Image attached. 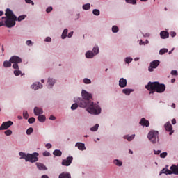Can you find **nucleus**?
<instances>
[{"label": "nucleus", "instance_id": "nucleus-1", "mask_svg": "<svg viewBox=\"0 0 178 178\" xmlns=\"http://www.w3.org/2000/svg\"><path fill=\"white\" fill-rule=\"evenodd\" d=\"M81 94L83 99L79 98L77 100L80 108L87 107L86 111L90 115H99L101 113V107L97 104L93 103L91 101L92 99V95L86 90H82Z\"/></svg>", "mask_w": 178, "mask_h": 178}, {"label": "nucleus", "instance_id": "nucleus-2", "mask_svg": "<svg viewBox=\"0 0 178 178\" xmlns=\"http://www.w3.org/2000/svg\"><path fill=\"white\" fill-rule=\"evenodd\" d=\"M146 90L149 91V94H154V92H158L159 94H161L162 92H165V90H166V86L163 83H160L159 82H149L145 86Z\"/></svg>", "mask_w": 178, "mask_h": 178}, {"label": "nucleus", "instance_id": "nucleus-3", "mask_svg": "<svg viewBox=\"0 0 178 178\" xmlns=\"http://www.w3.org/2000/svg\"><path fill=\"white\" fill-rule=\"evenodd\" d=\"M6 17L5 21V24L6 27L10 29V27H13L16 24V20H17V17L13 14V11L12 10L7 8L6 10L5 13Z\"/></svg>", "mask_w": 178, "mask_h": 178}, {"label": "nucleus", "instance_id": "nucleus-4", "mask_svg": "<svg viewBox=\"0 0 178 178\" xmlns=\"http://www.w3.org/2000/svg\"><path fill=\"white\" fill-rule=\"evenodd\" d=\"M21 159H25L26 162H31V163H34V162H37L38 161V153L35 152L33 154H27L21 152L19 153Z\"/></svg>", "mask_w": 178, "mask_h": 178}, {"label": "nucleus", "instance_id": "nucleus-5", "mask_svg": "<svg viewBox=\"0 0 178 178\" xmlns=\"http://www.w3.org/2000/svg\"><path fill=\"white\" fill-rule=\"evenodd\" d=\"M147 138L152 144H155L156 143V140H159V133L158 131H150L148 134Z\"/></svg>", "mask_w": 178, "mask_h": 178}, {"label": "nucleus", "instance_id": "nucleus-6", "mask_svg": "<svg viewBox=\"0 0 178 178\" xmlns=\"http://www.w3.org/2000/svg\"><path fill=\"white\" fill-rule=\"evenodd\" d=\"M92 51H88L86 52V57L88 59H91L92 58H94V56H95V55H98V54L99 53V48H98V46H95L93 47Z\"/></svg>", "mask_w": 178, "mask_h": 178}, {"label": "nucleus", "instance_id": "nucleus-7", "mask_svg": "<svg viewBox=\"0 0 178 178\" xmlns=\"http://www.w3.org/2000/svg\"><path fill=\"white\" fill-rule=\"evenodd\" d=\"M159 60H154L150 63V65L148 67L149 72H154V69H156L159 66Z\"/></svg>", "mask_w": 178, "mask_h": 178}, {"label": "nucleus", "instance_id": "nucleus-8", "mask_svg": "<svg viewBox=\"0 0 178 178\" xmlns=\"http://www.w3.org/2000/svg\"><path fill=\"white\" fill-rule=\"evenodd\" d=\"M164 127L166 131H168L169 135L172 136L173 133H175V131H173V127L172 126V124L170 122H167L164 124Z\"/></svg>", "mask_w": 178, "mask_h": 178}, {"label": "nucleus", "instance_id": "nucleus-9", "mask_svg": "<svg viewBox=\"0 0 178 178\" xmlns=\"http://www.w3.org/2000/svg\"><path fill=\"white\" fill-rule=\"evenodd\" d=\"M13 124V122L12 121L4 122L0 126V130H6V129H9V127Z\"/></svg>", "mask_w": 178, "mask_h": 178}, {"label": "nucleus", "instance_id": "nucleus-10", "mask_svg": "<svg viewBox=\"0 0 178 178\" xmlns=\"http://www.w3.org/2000/svg\"><path fill=\"white\" fill-rule=\"evenodd\" d=\"M73 161V156H68L66 159H63L62 161L63 166H70Z\"/></svg>", "mask_w": 178, "mask_h": 178}, {"label": "nucleus", "instance_id": "nucleus-11", "mask_svg": "<svg viewBox=\"0 0 178 178\" xmlns=\"http://www.w3.org/2000/svg\"><path fill=\"white\" fill-rule=\"evenodd\" d=\"M170 169V170H167L169 175H178V168L176 166V165H172Z\"/></svg>", "mask_w": 178, "mask_h": 178}, {"label": "nucleus", "instance_id": "nucleus-12", "mask_svg": "<svg viewBox=\"0 0 178 178\" xmlns=\"http://www.w3.org/2000/svg\"><path fill=\"white\" fill-rule=\"evenodd\" d=\"M10 62L11 63H22V58L17 56H13L10 58Z\"/></svg>", "mask_w": 178, "mask_h": 178}, {"label": "nucleus", "instance_id": "nucleus-13", "mask_svg": "<svg viewBox=\"0 0 178 178\" xmlns=\"http://www.w3.org/2000/svg\"><path fill=\"white\" fill-rule=\"evenodd\" d=\"M139 124L141 126H145V127H149V121L147 120L145 118H141Z\"/></svg>", "mask_w": 178, "mask_h": 178}, {"label": "nucleus", "instance_id": "nucleus-14", "mask_svg": "<svg viewBox=\"0 0 178 178\" xmlns=\"http://www.w3.org/2000/svg\"><path fill=\"white\" fill-rule=\"evenodd\" d=\"M119 86L121 88H124V87L127 86V80H126V79L121 78L119 81Z\"/></svg>", "mask_w": 178, "mask_h": 178}, {"label": "nucleus", "instance_id": "nucleus-15", "mask_svg": "<svg viewBox=\"0 0 178 178\" xmlns=\"http://www.w3.org/2000/svg\"><path fill=\"white\" fill-rule=\"evenodd\" d=\"M33 112L36 116H39V115H42L44 113L42 108L38 107H35Z\"/></svg>", "mask_w": 178, "mask_h": 178}, {"label": "nucleus", "instance_id": "nucleus-16", "mask_svg": "<svg viewBox=\"0 0 178 178\" xmlns=\"http://www.w3.org/2000/svg\"><path fill=\"white\" fill-rule=\"evenodd\" d=\"M56 81L54 79L49 78L47 80V86L49 88H52Z\"/></svg>", "mask_w": 178, "mask_h": 178}, {"label": "nucleus", "instance_id": "nucleus-17", "mask_svg": "<svg viewBox=\"0 0 178 178\" xmlns=\"http://www.w3.org/2000/svg\"><path fill=\"white\" fill-rule=\"evenodd\" d=\"M31 88L33 90H35H35H39V88H42V84H41V83L40 82H36L31 86Z\"/></svg>", "mask_w": 178, "mask_h": 178}, {"label": "nucleus", "instance_id": "nucleus-18", "mask_svg": "<svg viewBox=\"0 0 178 178\" xmlns=\"http://www.w3.org/2000/svg\"><path fill=\"white\" fill-rule=\"evenodd\" d=\"M75 147H77L79 151L86 150V145H84L83 143H76Z\"/></svg>", "mask_w": 178, "mask_h": 178}, {"label": "nucleus", "instance_id": "nucleus-19", "mask_svg": "<svg viewBox=\"0 0 178 178\" xmlns=\"http://www.w3.org/2000/svg\"><path fill=\"white\" fill-rule=\"evenodd\" d=\"M160 37L162 38V40L169 38V33L168 31H163L160 32Z\"/></svg>", "mask_w": 178, "mask_h": 178}, {"label": "nucleus", "instance_id": "nucleus-20", "mask_svg": "<svg viewBox=\"0 0 178 178\" xmlns=\"http://www.w3.org/2000/svg\"><path fill=\"white\" fill-rule=\"evenodd\" d=\"M36 166L39 170H47V167L45 166V165L41 163H36Z\"/></svg>", "mask_w": 178, "mask_h": 178}, {"label": "nucleus", "instance_id": "nucleus-21", "mask_svg": "<svg viewBox=\"0 0 178 178\" xmlns=\"http://www.w3.org/2000/svg\"><path fill=\"white\" fill-rule=\"evenodd\" d=\"M58 178H72V177L70 176V174L67 172H62Z\"/></svg>", "mask_w": 178, "mask_h": 178}, {"label": "nucleus", "instance_id": "nucleus-22", "mask_svg": "<svg viewBox=\"0 0 178 178\" xmlns=\"http://www.w3.org/2000/svg\"><path fill=\"white\" fill-rule=\"evenodd\" d=\"M123 94H125V95H130L131 92H133L132 89H123L122 90Z\"/></svg>", "mask_w": 178, "mask_h": 178}, {"label": "nucleus", "instance_id": "nucleus-23", "mask_svg": "<svg viewBox=\"0 0 178 178\" xmlns=\"http://www.w3.org/2000/svg\"><path fill=\"white\" fill-rule=\"evenodd\" d=\"M53 154L55 156H62V152L59 149H56L54 151Z\"/></svg>", "mask_w": 178, "mask_h": 178}, {"label": "nucleus", "instance_id": "nucleus-24", "mask_svg": "<svg viewBox=\"0 0 178 178\" xmlns=\"http://www.w3.org/2000/svg\"><path fill=\"white\" fill-rule=\"evenodd\" d=\"M45 115H39L38 117V120H39V122H40L41 123H44V122H45Z\"/></svg>", "mask_w": 178, "mask_h": 178}, {"label": "nucleus", "instance_id": "nucleus-25", "mask_svg": "<svg viewBox=\"0 0 178 178\" xmlns=\"http://www.w3.org/2000/svg\"><path fill=\"white\" fill-rule=\"evenodd\" d=\"M134 137H136V135H131L130 136H124V138L125 140H127L128 141H131V140H134Z\"/></svg>", "mask_w": 178, "mask_h": 178}, {"label": "nucleus", "instance_id": "nucleus-26", "mask_svg": "<svg viewBox=\"0 0 178 178\" xmlns=\"http://www.w3.org/2000/svg\"><path fill=\"white\" fill-rule=\"evenodd\" d=\"M66 37H67V29H64L61 35V38H63V40H65Z\"/></svg>", "mask_w": 178, "mask_h": 178}, {"label": "nucleus", "instance_id": "nucleus-27", "mask_svg": "<svg viewBox=\"0 0 178 178\" xmlns=\"http://www.w3.org/2000/svg\"><path fill=\"white\" fill-rule=\"evenodd\" d=\"M4 67H10L12 66V63L10 61H4L3 62Z\"/></svg>", "mask_w": 178, "mask_h": 178}, {"label": "nucleus", "instance_id": "nucleus-28", "mask_svg": "<svg viewBox=\"0 0 178 178\" xmlns=\"http://www.w3.org/2000/svg\"><path fill=\"white\" fill-rule=\"evenodd\" d=\"M113 163H114V165H116V166H122V161H120L118 159L114 160Z\"/></svg>", "mask_w": 178, "mask_h": 178}, {"label": "nucleus", "instance_id": "nucleus-29", "mask_svg": "<svg viewBox=\"0 0 178 178\" xmlns=\"http://www.w3.org/2000/svg\"><path fill=\"white\" fill-rule=\"evenodd\" d=\"M90 8H91V6L90 5V3H86L83 6V9L84 10H89V9H90Z\"/></svg>", "mask_w": 178, "mask_h": 178}, {"label": "nucleus", "instance_id": "nucleus-30", "mask_svg": "<svg viewBox=\"0 0 178 178\" xmlns=\"http://www.w3.org/2000/svg\"><path fill=\"white\" fill-rule=\"evenodd\" d=\"M98 127H99V125L98 124H96L94 127L90 128L91 131H97L98 130Z\"/></svg>", "mask_w": 178, "mask_h": 178}, {"label": "nucleus", "instance_id": "nucleus-31", "mask_svg": "<svg viewBox=\"0 0 178 178\" xmlns=\"http://www.w3.org/2000/svg\"><path fill=\"white\" fill-rule=\"evenodd\" d=\"M33 131H34V129H33V127H30L26 130V134L27 136H30V134H31V133H33Z\"/></svg>", "mask_w": 178, "mask_h": 178}, {"label": "nucleus", "instance_id": "nucleus-32", "mask_svg": "<svg viewBox=\"0 0 178 178\" xmlns=\"http://www.w3.org/2000/svg\"><path fill=\"white\" fill-rule=\"evenodd\" d=\"M168 170H169V169L163 168V170H161L159 175H162V173H164L165 175H169Z\"/></svg>", "mask_w": 178, "mask_h": 178}, {"label": "nucleus", "instance_id": "nucleus-33", "mask_svg": "<svg viewBox=\"0 0 178 178\" xmlns=\"http://www.w3.org/2000/svg\"><path fill=\"white\" fill-rule=\"evenodd\" d=\"M35 122V118H33V117H31L30 118L29 120H28V122L30 124H33V123H34Z\"/></svg>", "mask_w": 178, "mask_h": 178}, {"label": "nucleus", "instance_id": "nucleus-34", "mask_svg": "<svg viewBox=\"0 0 178 178\" xmlns=\"http://www.w3.org/2000/svg\"><path fill=\"white\" fill-rule=\"evenodd\" d=\"M76 108H79V104H77V103L73 104L71 106L72 111H76Z\"/></svg>", "mask_w": 178, "mask_h": 178}, {"label": "nucleus", "instance_id": "nucleus-35", "mask_svg": "<svg viewBox=\"0 0 178 178\" xmlns=\"http://www.w3.org/2000/svg\"><path fill=\"white\" fill-rule=\"evenodd\" d=\"M167 52H168V49H161L159 51L160 55H163L164 54H167Z\"/></svg>", "mask_w": 178, "mask_h": 178}, {"label": "nucleus", "instance_id": "nucleus-36", "mask_svg": "<svg viewBox=\"0 0 178 178\" xmlns=\"http://www.w3.org/2000/svg\"><path fill=\"white\" fill-rule=\"evenodd\" d=\"M93 15H95V16H99V10L98 9H94L92 11Z\"/></svg>", "mask_w": 178, "mask_h": 178}, {"label": "nucleus", "instance_id": "nucleus-37", "mask_svg": "<svg viewBox=\"0 0 178 178\" xmlns=\"http://www.w3.org/2000/svg\"><path fill=\"white\" fill-rule=\"evenodd\" d=\"M125 2H127V3H131L132 5H136V3H137L136 0H125Z\"/></svg>", "mask_w": 178, "mask_h": 178}, {"label": "nucleus", "instance_id": "nucleus-38", "mask_svg": "<svg viewBox=\"0 0 178 178\" xmlns=\"http://www.w3.org/2000/svg\"><path fill=\"white\" fill-rule=\"evenodd\" d=\"M23 117L24 119H29V113H27V111H23Z\"/></svg>", "mask_w": 178, "mask_h": 178}, {"label": "nucleus", "instance_id": "nucleus-39", "mask_svg": "<svg viewBox=\"0 0 178 178\" xmlns=\"http://www.w3.org/2000/svg\"><path fill=\"white\" fill-rule=\"evenodd\" d=\"M112 31L113 33H118V31H119V28L117 26H113L112 27Z\"/></svg>", "mask_w": 178, "mask_h": 178}, {"label": "nucleus", "instance_id": "nucleus-40", "mask_svg": "<svg viewBox=\"0 0 178 178\" xmlns=\"http://www.w3.org/2000/svg\"><path fill=\"white\" fill-rule=\"evenodd\" d=\"M15 76H20L22 74V71L16 70L14 71Z\"/></svg>", "mask_w": 178, "mask_h": 178}, {"label": "nucleus", "instance_id": "nucleus-41", "mask_svg": "<svg viewBox=\"0 0 178 178\" xmlns=\"http://www.w3.org/2000/svg\"><path fill=\"white\" fill-rule=\"evenodd\" d=\"M26 19V15H20L18 17L17 20L18 22H22V20H24Z\"/></svg>", "mask_w": 178, "mask_h": 178}, {"label": "nucleus", "instance_id": "nucleus-42", "mask_svg": "<svg viewBox=\"0 0 178 178\" xmlns=\"http://www.w3.org/2000/svg\"><path fill=\"white\" fill-rule=\"evenodd\" d=\"M133 58H130V57H127L125 58V62L126 63H130L131 62H132Z\"/></svg>", "mask_w": 178, "mask_h": 178}, {"label": "nucleus", "instance_id": "nucleus-43", "mask_svg": "<svg viewBox=\"0 0 178 178\" xmlns=\"http://www.w3.org/2000/svg\"><path fill=\"white\" fill-rule=\"evenodd\" d=\"M83 83H85V84H91V80L86 78L83 79Z\"/></svg>", "mask_w": 178, "mask_h": 178}, {"label": "nucleus", "instance_id": "nucleus-44", "mask_svg": "<svg viewBox=\"0 0 178 178\" xmlns=\"http://www.w3.org/2000/svg\"><path fill=\"white\" fill-rule=\"evenodd\" d=\"M166 156H168L167 152H163L160 154V158H166Z\"/></svg>", "mask_w": 178, "mask_h": 178}, {"label": "nucleus", "instance_id": "nucleus-45", "mask_svg": "<svg viewBox=\"0 0 178 178\" xmlns=\"http://www.w3.org/2000/svg\"><path fill=\"white\" fill-rule=\"evenodd\" d=\"M6 136H11L12 135V131L11 130H7L5 131Z\"/></svg>", "mask_w": 178, "mask_h": 178}, {"label": "nucleus", "instance_id": "nucleus-46", "mask_svg": "<svg viewBox=\"0 0 178 178\" xmlns=\"http://www.w3.org/2000/svg\"><path fill=\"white\" fill-rule=\"evenodd\" d=\"M17 63H14V64L13 65V69L19 70V65Z\"/></svg>", "mask_w": 178, "mask_h": 178}, {"label": "nucleus", "instance_id": "nucleus-47", "mask_svg": "<svg viewBox=\"0 0 178 178\" xmlns=\"http://www.w3.org/2000/svg\"><path fill=\"white\" fill-rule=\"evenodd\" d=\"M49 155H51V153H49L47 151H45L44 152H43V156H49Z\"/></svg>", "mask_w": 178, "mask_h": 178}, {"label": "nucleus", "instance_id": "nucleus-48", "mask_svg": "<svg viewBox=\"0 0 178 178\" xmlns=\"http://www.w3.org/2000/svg\"><path fill=\"white\" fill-rule=\"evenodd\" d=\"M52 7H48L47 9H46V12H47V13H51V12H52Z\"/></svg>", "mask_w": 178, "mask_h": 178}, {"label": "nucleus", "instance_id": "nucleus-49", "mask_svg": "<svg viewBox=\"0 0 178 178\" xmlns=\"http://www.w3.org/2000/svg\"><path fill=\"white\" fill-rule=\"evenodd\" d=\"M44 41L46 42H51V41H52V39H51L50 37H47V38H45Z\"/></svg>", "mask_w": 178, "mask_h": 178}, {"label": "nucleus", "instance_id": "nucleus-50", "mask_svg": "<svg viewBox=\"0 0 178 178\" xmlns=\"http://www.w3.org/2000/svg\"><path fill=\"white\" fill-rule=\"evenodd\" d=\"M46 148H47V149H49L50 148H52V145H51L50 143H47L45 145Z\"/></svg>", "mask_w": 178, "mask_h": 178}, {"label": "nucleus", "instance_id": "nucleus-51", "mask_svg": "<svg viewBox=\"0 0 178 178\" xmlns=\"http://www.w3.org/2000/svg\"><path fill=\"white\" fill-rule=\"evenodd\" d=\"M171 74L172 76H177V72L176 70L171 71Z\"/></svg>", "mask_w": 178, "mask_h": 178}, {"label": "nucleus", "instance_id": "nucleus-52", "mask_svg": "<svg viewBox=\"0 0 178 178\" xmlns=\"http://www.w3.org/2000/svg\"><path fill=\"white\" fill-rule=\"evenodd\" d=\"M26 44L29 47V45H33V42L31 40H27Z\"/></svg>", "mask_w": 178, "mask_h": 178}, {"label": "nucleus", "instance_id": "nucleus-53", "mask_svg": "<svg viewBox=\"0 0 178 178\" xmlns=\"http://www.w3.org/2000/svg\"><path fill=\"white\" fill-rule=\"evenodd\" d=\"M25 2L26 3H32V5H34V2H33L31 0H25Z\"/></svg>", "mask_w": 178, "mask_h": 178}, {"label": "nucleus", "instance_id": "nucleus-54", "mask_svg": "<svg viewBox=\"0 0 178 178\" xmlns=\"http://www.w3.org/2000/svg\"><path fill=\"white\" fill-rule=\"evenodd\" d=\"M68 38H72L73 37V32H70L67 35Z\"/></svg>", "mask_w": 178, "mask_h": 178}, {"label": "nucleus", "instance_id": "nucleus-55", "mask_svg": "<svg viewBox=\"0 0 178 178\" xmlns=\"http://www.w3.org/2000/svg\"><path fill=\"white\" fill-rule=\"evenodd\" d=\"M170 35L172 36V37H176V32H170Z\"/></svg>", "mask_w": 178, "mask_h": 178}, {"label": "nucleus", "instance_id": "nucleus-56", "mask_svg": "<svg viewBox=\"0 0 178 178\" xmlns=\"http://www.w3.org/2000/svg\"><path fill=\"white\" fill-rule=\"evenodd\" d=\"M49 119H50V120H55V119H56V118L55 116H54V115H51L49 117Z\"/></svg>", "mask_w": 178, "mask_h": 178}, {"label": "nucleus", "instance_id": "nucleus-57", "mask_svg": "<svg viewBox=\"0 0 178 178\" xmlns=\"http://www.w3.org/2000/svg\"><path fill=\"white\" fill-rule=\"evenodd\" d=\"M155 155H159L161 154V150L154 151Z\"/></svg>", "mask_w": 178, "mask_h": 178}, {"label": "nucleus", "instance_id": "nucleus-58", "mask_svg": "<svg viewBox=\"0 0 178 178\" xmlns=\"http://www.w3.org/2000/svg\"><path fill=\"white\" fill-rule=\"evenodd\" d=\"M145 42H143V40H140L139 42L140 45H145Z\"/></svg>", "mask_w": 178, "mask_h": 178}, {"label": "nucleus", "instance_id": "nucleus-59", "mask_svg": "<svg viewBox=\"0 0 178 178\" xmlns=\"http://www.w3.org/2000/svg\"><path fill=\"white\" fill-rule=\"evenodd\" d=\"M172 124H176V119H172Z\"/></svg>", "mask_w": 178, "mask_h": 178}, {"label": "nucleus", "instance_id": "nucleus-60", "mask_svg": "<svg viewBox=\"0 0 178 178\" xmlns=\"http://www.w3.org/2000/svg\"><path fill=\"white\" fill-rule=\"evenodd\" d=\"M171 107L175 109V108H176V104L175 103H172V104L171 105Z\"/></svg>", "mask_w": 178, "mask_h": 178}, {"label": "nucleus", "instance_id": "nucleus-61", "mask_svg": "<svg viewBox=\"0 0 178 178\" xmlns=\"http://www.w3.org/2000/svg\"><path fill=\"white\" fill-rule=\"evenodd\" d=\"M173 51H175V48L172 49V50H170L168 54L169 55H170V54H172V52H173Z\"/></svg>", "mask_w": 178, "mask_h": 178}, {"label": "nucleus", "instance_id": "nucleus-62", "mask_svg": "<svg viewBox=\"0 0 178 178\" xmlns=\"http://www.w3.org/2000/svg\"><path fill=\"white\" fill-rule=\"evenodd\" d=\"M42 178H49V177H48V175H42Z\"/></svg>", "mask_w": 178, "mask_h": 178}, {"label": "nucleus", "instance_id": "nucleus-63", "mask_svg": "<svg viewBox=\"0 0 178 178\" xmlns=\"http://www.w3.org/2000/svg\"><path fill=\"white\" fill-rule=\"evenodd\" d=\"M175 81H176V79H171V83H175Z\"/></svg>", "mask_w": 178, "mask_h": 178}, {"label": "nucleus", "instance_id": "nucleus-64", "mask_svg": "<svg viewBox=\"0 0 178 178\" xmlns=\"http://www.w3.org/2000/svg\"><path fill=\"white\" fill-rule=\"evenodd\" d=\"M149 33H146L145 35H144V37H149Z\"/></svg>", "mask_w": 178, "mask_h": 178}]
</instances>
